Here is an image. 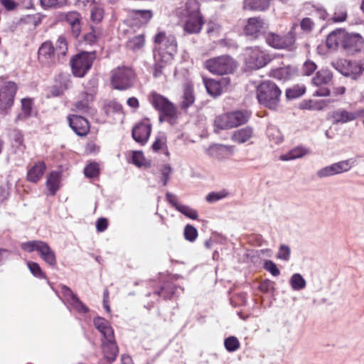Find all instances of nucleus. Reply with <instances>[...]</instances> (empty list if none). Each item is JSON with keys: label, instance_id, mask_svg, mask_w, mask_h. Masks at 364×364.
<instances>
[{"label": "nucleus", "instance_id": "obj_19", "mask_svg": "<svg viewBox=\"0 0 364 364\" xmlns=\"http://www.w3.org/2000/svg\"><path fill=\"white\" fill-rule=\"evenodd\" d=\"M193 85L191 81H186L183 85V93L181 96V108L186 109L190 107L195 102Z\"/></svg>", "mask_w": 364, "mask_h": 364}, {"label": "nucleus", "instance_id": "obj_2", "mask_svg": "<svg viewBox=\"0 0 364 364\" xmlns=\"http://www.w3.org/2000/svg\"><path fill=\"white\" fill-rule=\"evenodd\" d=\"M282 91L272 81L266 80L257 87V98L260 105L275 109L278 106Z\"/></svg>", "mask_w": 364, "mask_h": 364}, {"label": "nucleus", "instance_id": "obj_10", "mask_svg": "<svg viewBox=\"0 0 364 364\" xmlns=\"http://www.w3.org/2000/svg\"><path fill=\"white\" fill-rule=\"evenodd\" d=\"M268 28V24L259 17L250 18L247 20L244 31L246 36L253 39L264 35Z\"/></svg>", "mask_w": 364, "mask_h": 364}, {"label": "nucleus", "instance_id": "obj_33", "mask_svg": "<svg viewBox=\"0 0 364 364\" xmlns=\"http://www.w3.org/2000/svg\"><path fill=\"white\" fill-rule=\"evenodd\" d=\"M183 291V289L180 287H176L173 284H166L161 287L160 291H156L155 294L163 297L164 299H171L172 296H178L179 291Z\"/></svg>", "mask_w": 364, "mask_h": 364}, {"label": "nucleus", "instance_id": "obj_17", "mask_svg": "<svg viewBox=\"0 0 364 364\" xmlns=\"http://www.w3.org/2000/svg\"><path fill=\"white\" fill-rule=\"evenodd\" d=\"M364 71V61H348L346 65L341 70L343 75L358 79Z\"/></svg>", "mask_w": 364, "mask_h": 364}, {"label": "nucleus", "instance_id": "obj_15", "mask_svg": "<svg viewBox=\"0 0 364 364\" xmlns=\"http://www.w3.org/2000/svg\"><path fill=\"white\" fill-rule=\"evenodd\" d=\"M61 291L65 301L71 306L75 310L79 313H87L89 309L82 304L77 296L65 285L62 286Z\"/></svg>", "mask_w": 364, "mask_h": 364}, {"label": "nucleus", "instance_id": "obj_39", "mask_svg": "<svg viewBox=\"0 0 364 364\" xmlns=\"http://www.w3.org/2000/svg\"><path fill=\"white\" fill-rule=\"evenodd\" d=\"M200 6L198 0H188L186 3V8L184 9V16H201L200 12Z\"/></svg>", "mask_w": 364, "mask_h": 364}, {"label": "nucleus", "instance_id": "obj_62", "mask_svg": "<svg viewBox=\"0 0 364 364\" xmlns=\"http://www.w3.org/2000/svg\"><path fill=\"white\" fill-rule=\"evenodd\" d=\"M274 282L269 279L264 280L259 285V289L261 291L268 293L274 290Z\"/></svg>", "mask_w": 364, "mask_h": 364}, {"label": "nucleus", "instance_id": "obj_9", "mask_svg": "<svg viewBox=\"0 0 364 364\" xmlns=\"http://www.w3.org/2000/svg\"><path fill=\"white\" fill-rule=\"evenodd\" d=\"M354 159H348L346 160L340 161L333 163L329 166L321 168L316 171L317 178L321 179L331 177L335 175L341 174L348 171L355 165Z\"/></svg>", "mask_w": 364, "mask_h": 364}, {"label": "nucleus", "instance_id": "obj_3", "mask_svg": "<svg viewBox=\"0 0 364 364\" xmlns=\"http://www.w3.org/2000/svg\"><path fill=\"white\" fill-rule=\"evenodd\" d=\"M272 56L267 50L259 46L247 47L244 53L245 65L250 70H259L265 67L272 60Z\"/></svg>", "mask_w": 364, "mask_h": 364}, {"label": "nucleus", "instance_id": "obj_28", "mask_svg": "<svg viewBox=\"0 0 364 364\" xmlns=\"http://www.w3.org/2000/svg\"><path fill=\"white\" fill-rule=\"evenodd\" d=\"M38 252L41 258L50 266L55 267L57 264L55 252L50 246L43 242L38 248Z\"/></svg>", "mask_w": 364, "mask_h": 364}, {"label": "nucleus", "instance_id": "obj_24", "mask_svg": "<svg viewBox=\"0 0 364 364\" xmlns=\"http://www.w3.org/2000/svg\"><path fill=\"white\" fill-rule=\"evenodd\" d=\"M93 323L95 327L101 333L103 339H112L114 336V330L109 322L105 318L97 316L94 318Z\"/></svg>", "mask_w": 364, "mask_h": 364}, {"label": "nucleus", "instance_id": "obj_32", "mask_svg": "<svg viewBox=\"0 0 364 364\" xmlns=\"http://www.w3.org/2000/svg\"><path fill=\"white\" fill-rule=\"evenodd\" d=\"M310 153V150L308 148H306L302 146H298L292 149H291L289 152L285 154H282L280 156V159L282 161H291L296 159L302 158L306 154Z\"/></svg>", "mask_w": 364, "mask_h": 364}, {"label": "nucleus", "instance_id": "obj_41", "mask_svg": "<svg viewBox=\"0 0 364 364\" xmlns=\"http://www.w3.org/2000/svg\"><path fill=\"white\" fill-rule=\"evenodd\" d=\"M55 56L56 55L60 60L68 52L67 42L63 37H59L54 46Z\"/></svg>", "mask_w": 364, "mask_h": 364}, {"label": "nucleus", "instance_id": "obj_16", "mask_svg": "<svg viewBox=\"0 0 364 364\" xmlns=\"http://www.w3.org/2000/svg\"><path fill=\"white\" fill-rule=\"evenodd\" d=\"M69 125L78 136H85L90 130L88 121L83 117L77 114L70 115L68 117Z\"/></svg>", "mask_w": 364, "mask_h": 364}, {"label": "nucleus", "instance_id": "obj_46", "mask_svg": "<svg viewBox=\"0 0 364 364\" xmlns=\"http://www.w3.org/2000/svg\"><path fill=\"white\" fill-rule=\"evenodd\" d=\"M267 134L270 141L275 144H279L283 141V136L278 129L276 127H269L267 130Z\"/></svg>", "mask_w": 364, "mask_h": 364}, {"label": "nucleus", "instance_id": "obj_38", "mask_svg": "<svg viewBox=\"0 0 364 364\" xmlns=\"http://www.w3.org/2000/svg\"><path fill=\"white\" fill-rule=\"evenodd\" d=\"M145 39L143 34H139L130 38L127 42V48L136 51L142 48L144 46Z\"/></svg>", "mask_w": 364, "mask_h": 364}, {"label": "nucleus", "instance_id": "obj_20", "mask_svg": "<svg viewBox=\"0 0 364 364\" xmlns=\"http://www.w3.org/2000/svg\"><path fill=\"white\" fill-rule=\"evenodd\" d=\"M38 59L44 64H50L54 62V46L50 41L44 42L38 49Z\"/></svg>", "mask_w": 364, "mask_h": 364}, {"label": "nucleus", "instance_id": "obj_34", "mask_svg": "<svg viewBox=\"0 0 364 364\" xmlns=\"http://www.w3.org/2000/svg\"><path fill=\"white\" fill-rule=\"evenodd\" d=\"M60 173L58 171H52L46 181V186L50 196L55 195L60 187Z\"/></svg>", "mask_w": 364, "mask_h": 364}, {"label": "nucleus", "instance_id": "obj_57", "mask_svg": "<svg viewBox=\"0 0 364 364\" xmlns=\"http://www.w3.org/2000/svg\"><path fill=\"white\" fill-rule=\"evenodd\" d=\"M225 196L226 193L224 192H211L206 196L205 200L209 203H213L224 198Z\"/></svg>", "mask_w": 364, "mask_h": 364}, {"label": "nucleus", "instance_id": "obj_45", "mask_svg": "<svg viewBox=\"0 0 364 364\" xmlns=\"http://www.w3.org/2000/svg\"><path fill=\"white\" fill-rule=\"evenodd\" d=\"M85 176L87 178H94L100 174V167L97 163L92 162L87 164L84 168Z\"/></svg>", "mask_w": 364, "mask_h": 364}, {"label": "nucleus", "instance_id": "obj_25", "mask_svg": "<svg viewBox=\"0 0 364 364\" xmlns=\"http://www.w3.org/2000/svg\"><path fill=\"white\" fill-rule=\"evenodd\" d=\"M93 98V91L82 92L79 97V100L74 105L75 110L81 112H87L90 108V104Z\"/></svg>", "mask_w": 364, "mask_h": 364}, {"label": "nucleus", "instance_id": "obj_4", "mask_svg": "<svg viewBox=\"0 0 364 364\" xmlns=\"http://www.w3.org/2000/svg\"><path fill=\"white\" fill-rule=\"evenodd\" d=\"M134 71L126 66L117 67L112 70L110 82L114 89L126 90L131 88L135 81Z\"/></svg>", "mask_w": 364, "mask_h": 364}, {"label": "nucleus", "instance_id": "obj_5", "mask_svg": "<svg viewBox=\"0 0 364 364\" xmlns=\"http://www.w3.org/2000/svg\"><path fill=\"white\" fill-rule=\"evenodd\" d=\"M205 68L213 75H223L232 73L236 68L235 60L228 55H221L205 60Z\"/></svg>", "mask_w": 364, "mask_h": 364}, {"label": "nucleus", "instance_id": "obj_29", "mask_svg": "<svg viewBox=\"0 0 364 364\" xmlns=\"http://www.w3.org/2000/svg\"><path fill=\"white\" fill-rule=\"evenodd\" d=\"M344 30H337L331 32L326 38V46L331 50L341 48Z\"/></svg>", "mask_w": 364, "mask_h": 364}, {"label": "nucleus", "instance_id": "obj_48", "mask_svg": "<svg viewBox=\"0 0 364 364\" xmlns=\"http://www.w3.org/2000/svg\"><path fill=\"white\" fill-rule=\"evenodd\" d=\"M183 235L186 240L193 242L198 237V230L194 226L187 225L184 228Z\"/></svg>", "mask_w": 364, "mask_h": 364}, {"label": "nucleus", "instance_id": "obj_50", "mask_svg": "<svg viewBox=\"0 0 364 364\" xmlns=\"http://www.w3.org/2000/svg\"><path fill=\"white\" fill-rule=\"evenodd\" d=\"M43 241L41 240H32L26 242H23L21 244V248L28 252H31L34 250L38 252V247L43 243Z\"/></svg>", "mask_w": 364, "mask_h": 364}, {"label": "nucleus", "instance_id": "obj_36", "mask_svg": "<svg viewBox=\"0 0 364 364\" xmlns=\"http://www.w3.org/2000/svg\"><path fill=\"white\" fill-rule=\"evenodd\" d=\"M230 151V148L225 145L219 144L210 147V154L211 156L220 161L228 159Z\"/></svg>", "mask_w": 364, "mask_h": 364}, {"label": "nucleus", "instance_id": "obj_64", "mask_svg": "<svg viewBox=\"0 0 364 364\" xmlns=\"http://www.w3.org/2000/svg\"><path fill=\"white\" fill-rule=\"evenodd\" d=\"M301 109H321L322 107L320 106L317 102H315L312 100H309V102H305L302 103L300 106Z\"/></svg>", "mask_w": 364, "mask_h": 364}, {"label": "nucleus", "instance_id": "obj_11", "mask_svg": "<svg viewBox=\"0 0 364 364\" xmlns=\"http://www.w3.org/2000/svg\"><path fill=\"white\" fill-rule=\"evenodd\" d=\"M341 48L345 51L353 55L361 50L363 46V39L358 33H348L344 31Z\"/></svg>", "mask_w": 364, "mask_h": 364}, {"label": "nucleus", "instance_id": "obj_52", "mask_svg": "<svg viewBox=\"0 0 364 364\" xmlns=\"http://www.w3.org/2000/svg\"><path fill=\"white\" fill-rule=\"evenodd\" d=\"M166 144V136L164 134H159L152 144V149L154 151L161 150Z\"/></svg>", "mask_w": 364, "mask_h": 364}, {"label": "nucleus", "instance_id": "obj_40", "mask_svg": "<svg viewBox=\"0 0 364 364\" xmlns=\"http://www.w3.org/2000/svg\"><path fill=\"white\" fill-rule=\"evenodd\" d=\"M214 124L215 127L219 129H231L232 125L229 112L216 117L214 121Z\"/></svg>", "mask_w": 364, "mask_h": 364}, {"label": "nucleus", "instance_id": "obj_37", "mask_svg": "<svg viewBox=\"0 0 364 364\" xmlns=\"http://www.w3.org/2000/svg\"><path fill=\"white\" fill-rule=\"evenodd\" d=\"M289 284L294 291H300L306 286V282L301 274H293L289 279Z\"/></svg>", "mask_w": 364, "mask_h": 364}, {"label": "nucleus", "instance_id": "obj_14", "mask_svg": "<svg viewBox=\"0 0 364 364\" xmlns=\"http://www.w3.org/2000/svg\"><path fill=\"white\" fill-rule=\"evenodd\" d=\"M151 132V124L148 120L141 122L136 124L132 129V137L141 145L145 144Z\"/></svg>", "mask_w": 364, "mask_h": 364}, {"label": "nucleus", "instance_id": "obj_53", "mask_svg": "<svg viewBox=\"0 0 364 364\" xmlns=\"http://www.w3.org/2000/svg\"><path fill=\"white\" fill-rule=\"evenodd\" d=\"M43 8L61 7L64 6L67 0H40Z\"/></svg>", "mask_w": 364, "mask_h": 364}, {"label": "nucleus", "instance_id": "obj_7", "mask_svg": "<svg viewBox=\"0 0 364 364\" xmlns=\"http://www.w3.org/2000/svg\"><path fill=\"white\" fill-rule=\"evenodd\" d=\"M96 58L95 52H81L70 60L73 75L77 77H83L91 68Z\"/></svg>", "mask_w": 364, "mask_h": 364}, {"label": "nucleus", "instance_id": "obj_58", "mask_svg": "<svg viewBox=\"0 0 364 364\" xmlns=\"http://www.w3.org/2000/svg\"><path fill=\"white\" fill-rule=\"evenodd\" d=\"M81 16L76 11L68 12L65 16V21L69 25L75 24L80 22Z\"/></svg>", "mask_w": 364, "mask_h": 364}, {"label": "nucleus", "instance_id": "obj_49", "mask_svg": "<svg viewBox=\"0 0 364 364\" xmlns=\"http://www.w3.org/2000/svg\"><path fill=\"white\" fill-rule=\"evenodd\" d=\"M27 265L33 276L41 279L46 277L44 273L42 272V269L38 263L34 262H28Z\"/></svg>", "mask_w": 364, "mask_h": 364}, {"label": "nucleus", "instance_id": "obj_51", "mask_svg": "<svg viewBox=\"0 0 364 364\" xmlns=\"http://www.w3.org/2000/svg\"><path fill=\"white\" fill-rule=\"evenodd\" d=\"M104 16V10L100 6H94L91 10V19L93 22L100 23Z\"/></svg>", "mask_w": 364, "mask_h": 364}, {"label": "nucleus", "instance_id": "obj_13", "mask_svg": "<svg viewBox=\"0 0 364 364\" xmlns=\"http://www.w3.org/2000/svg\"><path fill=\"white\" fill-rule=\"evenodd\" d=\"M363 116H364V109L355 112H348L343 108H339L331 114V118L334 124L348 123Z\"/></svg>", "mask_w": 364, "mask_h": 364}, {"label": "nucleus", "instance_id": "obj_59", "mask_svg": "<svg viewBox=\"0 0 364 364\" xmlns=\"http://www.w3.org/2000/svg\"><path fill=\"white\" fill-rule=\"evenodd\" d=\"M144 157L141 151H134L132 156V162L138 167L144 165Z\"/></svg>", "mask_w": 364, "mask_h": 364}, {"label": "nucleus", "instance_id": "obj_47", "mask_svg": "<svg viewBox=\"0 0 364 364\" xmlns=\"http://www.w3.org/2000/svg\"><path fill=\"white\" fill-rule=\"evenodd\" d=\"M177 210L192 220H196L198 217V212L188 205H178L177 206Z\"/></svg>", "mask_w": 364, "mask_h": 364}, {"label": "nucleus", "instance_id": "obj_35", "mask_svg": "<svg viewBox=\"0 0 364 364\" xmlns=\"http://www.w3.org/2000/svg\"><path fill=\"white\" fill-rule=\"evenodd\" d=\"M271 0H245L243 9L249 10L264 11L270 4Z\"/></svg>", "mask_w": 364, "mask_h": 364}, {"label": "nucleus", "instance_id": "obj_54", "mask_svg": "<svg viewBox=\"0 0 364 364\" xmlns=\"http://www.w3.org/2000/svg\"><path fill=\"white\" fill-rule=\"evenodd\" d=\"M317 65L311 60H306L304 62L302 68L303 74L306 76L312 75L316 70Z\"/></svg>", "mask_w": 364, "mask_h": 364}, {"label": "nucleus", "instance_id": "obj_56", "mask_svg": "<svg viewBox=\"0 0 364 364\" xmlns=\"http://www.w3.org/2000/svg\"><path fill=\"white\" fill-rule=\"evenodd\" d=\"M264 268L269 272L272 276L277 277L280 274V271L276 264L272 260H266L264 264Z\"/></svg>", "mask_w": 364, "mask_h": 364}, {"label": "nucleus", "instance_id": "obj_63", "mask_svg": "<svg viewBox=\"0 0 364 364\" xmlns=\"http://www.w3.org/2000/svg\"><path fill=\"white\" fill-rule=\"evenodd\" d=\"M172 171V168L170 165H165L161 169V175L163 177V185L166 186L169 180V175Z\"/></svg>", "mask_w": 364, "mask_h": 364}, {"label": "nucleus", "instance_id": "obj_6", "mask_svg": "<svg viewBox=\"0 0 364 364\" xmlns=\"http://www.w3.org/2000/svg\"><path fill=\"white\" fill-rule=\"evenodd\" d=\"M155 50L159 54L166 59H172L177 52V42L174 36L166 35L164 32H159L154 38Z\"/></svg>", "mask_w": 364, "mask_h": 364}, {"label": "nucleus", "instance_id": "obj_23", "mask_svg": "<svg viewBox=\"0 0 364 364\" xmlns=\"http://www.w3.org/2000/svg\"><path fill=\"white\" fill-rule=\"evenodd\" d=\"M102 350L105 358L109 363L115 360L118 354V347L114 336L112 337V339L102 340Z\"/></svg>", "mask_w": 364, "mask_h": 364}, {"label": "nucleus", "instance_id": "obj_44", "mask_svg": "<svg viewBox=\"0 0 364 364\" xmlns=\"http://www.w3.org/2000/svg\"><path fill=\"white\" fill-rule=\"evenodd\" d=\"M224 346L228 352H234L240 348V343L235 336H229L225 339Z\"/></svg>", "mask_w": 364, "mask_h": 364}, {"label": "nucleus", "instance_id": "obj_60", "mask_svg": "<svg viewBox=\"0 0 364 364\" xmlns=\"http://www.w3.org/2000/svg\"><path fill=\"white\" fill-rule=\"evenodd\" d=\"M314 22L310 18H304L300 23L301 28L305 32H311L314 28Z\"/></svg>", "mask_w": 364, "mask_h": 364}, {"label": "nucleus", "instance_id": "obj_43", "mask_svg": "<svg viewBox=\"0 0 364 364\" xmlns=\"http://www.w3.org/2000/svg\"><path fill=\"white\" fill-rule=\"evenodd\" d=\"M273 77L280 80H287L290 77V68L288 67L279 68L272 71Z\"/></svg>", "mask_w": 364, "mask_h": 364}, {"label": "nucleus", "instance_id": "obj_30", "mask_svg": "<svg viewBox=\"0 0 364 364\" xmlns=\"http://www.w3.org/2000/svg\"><path fill=\"white\" fill-rule=\"evenodd\" d=\"M253 129L250 127H246L235 131L231 136V139L236 143L243 144L252 138Z\"/></svg>", "mask_w": 364, "mask_h": 364}, {"label": "nucleus", "instance_id": "obj_22", "mask_svg": "<svg viewBox=\"0 0 364 364\" xmlns=\"http://www.w3.org/2000/svg\"><path fill=\"white\" fill-rule=\"evenodd\" d=\"M229 77L223 78L220 81H217L213 79L203 78V83L207 92L213 97H218L222 94L223 89L221 84L229 83Z\"/></svg>", "mask_w": 364, "mask_h": 364}, {"label": "nucleus", "instance_id": "obj_31", "mask_svg": "<svg viewBox=\"0 0 364 364\" xmlns=\"http://www.w3.org/2000/svg\"><path fill=\"white\" fill-rule=\"evenodd\" d=\"M333 78L332 73L327 69L318 70L312 78V84L316 87H321L328 84Z\"/></svg>", "mask_w": 364, "mask_h": 364}, {"label": "nucleus", "instance_id": "obj_26", "mask_svg": "<svg viewBox=\"0 0 364 364\" xmlns=\"http://www.w3.org/2000/svg\"><path fill=\"white\" fill-rule=\"evenodd\" d=\"M232 128L240 126L247 122L251 112L247 109L236 110L229 112Z\"/></svg>", "mask_w": 364, "mask_h": 364}, {"label": "nucleus", "instance_id": "obj_1", "mask_svg": "<svg viewBox=\"0 0 364 364\" xmlns=\"http://www.w3.org/2000/svg\"><path fill=\"white\" fill-rule=\"evenodd\" d=\"M149 100L159 113V122H167L171 125L177 123V109L168 98L156 92H152Z\"/></svg>", "mask_w": 364, "mask_h": 364}, {"label": "nucleus", "instance_id": "obj_18", "mask_svg": "<svg viewBox=\"0 0 364 364\" xmlns=\"http://www.w3.org/2000/svg\"><path fill=\"white\" fill-rule=\"evenodd\" d=\"M153 16V13L149 9L132 10L129 12V18L132 21V24L136 26H141L149 23Z\"/></svg>", "mask_w": 364, "mask_h": 364}, {"label": "nucleus", "instance_id": "obj_27", "mask_svg": "<svg viewBox=\"0 0 364 364\" xmlns=\"http://www.w3.org/2000/svg\"><path fill=\"white\" fill-rule=\"evenodd\" d=\"M46 165L43 161L36 163L27 173V180L32 183L38 182L44 174Z\"/></svg>", "mask_w": 364, "mask_h": 364}, {"label": "nucleus", "instance_id": "obj_12", "mask_svg": "<svg viewBox=\"0 0 364 364\" xmlns=\"http://www.w3.org/2000/svg\"><path fill=\"white\" fill-rule=\"evenodd\" d=\"M17 90L15 82L9 81L0 87V109H6L14 103V99Z\"/></svg>", "mask_w": 364, "mask_h": 364}, {"label": "nucleus", "instance_id": "obj_21", "mask_svg": "<svg viewBox=\"0 0 364 364\" xmlns=\"http://www.w3.org/2000/svg\"><path fill=\"white\" fill-rule=\"evenodd\" d=\"M203 25V20L201 16H186L183 24V30L188 34L198 33Z\"/></svg>", "mask_w": 364, "mask_h": 364}, {"label": "nucleus", "instance_id": "obj_61", "mask_svg": "<svg viewBox=\"0 0 364 364\" xmlns=\"http://www.w3.org/2000/svg\"><path fill=\"white\" fill-rule=\"evenodd\" d=\"M14 142L17 149L23 152L25 149V145L23 144V136L19 132H16L14 134Z\"/></svg>", "mask_w": 364, "mask_h": 364}, {"label": "nucleus", "instance_id": "obj_55", "mask_svg": "<svg viewBox=\"0 0 364 364\" xmlns=\"http://www.w3.org/2000/svg\"><path fill=\"white\" fill-rule=\"evenodd\" d=\"M291 250L289 246L286 245H282L279 247L277 257L284 261H289L290 258Z\"/></svg>", "mask_w": 364, "mask_h": 364}, {"label": "nucleus", "instance_id": "obj_8", "mask_svg": "<svg viewBox=\"0 0 364 364\" xmlns=\"http://www.w3.org/2000/svg\"><path fill=\"white\" fill-rule=\"evenodd\" d=\"M299 26L296 23L293 24L291 30L284 36H279L275 33H269L265 36L267 43L277 49L288 48L291 47L295 41L294 30Z\"/></svg>", "mask_w": 364, "mask_h": 364}, {"label": "nucleus", "instance_id": "obj_42", "mask_svg": "<svg viewBox=\"0 0 364 364\" xmlns=\"http://www.w3.org/2000/svg\"><path fill=\"white\" fill-rule=\"evenodd\" d=\"M306 92L304 85H294L286 90V97L288 100H294L302 96Z\"/></svg>", "mask_w": 364, "mask_h": 364}]
</instances>
